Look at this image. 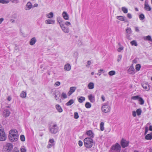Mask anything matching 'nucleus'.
Instances as JSON below:
<instances>
[{
	"instance_id": "f257e3e1",
	"label": "nucleus",
	"mask_w": 152,
	"mask_h": 152,
	"mask_svg": "<svg viewBox=\"0 0 152 152\" xmlns=\"http://www.w3.org/2000/svg\"><path fill=\"white\" fill-rule=\"evenodd\" d=\"M18 136L19 135L17 130L12 129L10 131L8 137L10 141L11 142L16 141L18 139Z\"/></svg>"
},
{
	"instance_id": "f03ea898",
	"label": "nucleus",
	"mask_w": 152,
	"mask_h": 152,
	"mask_svg": "<svg viewBox=\"0 0 152 152\" xmlns=\"http://www.w3.org/2000/svg\"><path fill=\"white\" fill-rule=\"evenodd\" d=\"M83 141L85 146L88 148H91L94 144V142L93 139L91 138H86Z\"/></svg>"
},
{
	"instance_id": "7ed1b4c3",
	"label": "nucleus",
	"mask_w": 152,
	"mask_h": 152,
	"mask_svg": "<svg viewBox=\"0 0 152 152\" xmlns=\"http://www.w3.org/2000/svg\"><path fill=\"white\" fill-rule=\"evenodd\" d=\"M50 132L53 134H56L58 132V128L56 124H54L49 127Z\"/></svg>"
},
{
	"instance_id": "20e7f679",
	"label": "nucleus",
	"mask_w": 152,
	"mask_h": 152,
	"mask_svg": "<svg viewBox=\"0 0 152 152\" xmlns=\"http://www.w3.org/2000/svg\"><path fill=\"white\" fill-rule=\"evenodd\" d=\"M110 110V107L108 104V102L104 103L102 107V110L103 112H108Z\"/></svg>"
},
{
	"instance_id": "39448f33",
	"label": "nucleus",
	"mask_w": 152,
	"mask_h": 152,
	"mask_svg": "<svg viewBox=\"0 0 152 152\" xmlns=\"http://www.w3.org/2000/svg\"><path fill=\"white\" fill-rule=\"evenodd\" d=\"M6 137L3 129L1 128V125H0V141H4Z\"/></svg>"
},
{
	"instance_id": "423d86ee",
	"label": "nucleus",
	"mask_w": 152,
	"mask_h": 152,
	"mask_svg": "<svg viewBox=\"0 0 152 152\" xmlns=\"http://www.w3.org/2000/svg\"><path fill=\"white\" fill-rule=\"evenodd\" d=\"M13 146L12 144L8 143L5 146L4 152H11L13 150Z\"/></svg>"
},
{
	"instance_id": "0eeeda50",
	"label": "nucleus",
	"mask_w": 152,
	"mask_h": 152,
	"mask_svg": "<svg viewBox=\"0 0 152 152\" xmlns=\"http://www.w3.org/2000/svg\"><path fill=\"white\" fill-rule=\"evenodd\" d=\"M60 26L62 29L63 31L65 33H68L69 32V28L67 27H65L64 26V24L62 23V21L60 20V21L59 22L58 21Z\"/></svg>"
},
{
	"instance_id": "6e6552de",
	"label": "nucleus",
	"mask_w": 152,
	"mask_h": 152,
	"mask_svg": "<svg viewBox=\"0 0 152 152\" xmlns=\"http://www.w3.org/2000/svg\"><path fill=\"white\" fill-rule=\"evenodd\" d=\"M121 147L120 145L118 143H116L114 146H113L111 147V149L113 150L116 152H120Z\"/></svg>"
},
{
	"instance_id": "1a4fd4ad",
	"label": "nucleus",
	"mask_w": 152,
	"mask_h": 152,
	"mask_svg": "<svg viewBox=\"0 0 152 152\" xmlns=\"http://www.w3.org/2000/svg\"><path fill=\"white\" fill-rule=\"evenodd\" d=\"M129 142L123 138L121 141V144L123 148L127 147L128 146Z\"/></svg>"
},
{
	"instance_id": "9d476101",
	"label": "nucleus",
	"mask_w": 152,
	"mask_h": 152,
	"mask_svg": "<svg viewBox=\"0 0 152 152\" xmlns=\"http://www.w3.org/2000/svg\"><path fill=\"white\" fill-rule=\"evenodd\" d=\"M76 89V87H71L69 89V91L68 93V95L69 96L71 95L73 92H74Z\"/></svg>"
},
{
	"instance_id": "9b49d317",
	"label": "nucleus",
	"mask_w": 152,
	"mask_h": 152,
	"mask_svg": "<svg viewBox=\"0 0 152 152\" xmlns=\"http://www.w3.org/2000/svg\"><path fill=\"white\" fill-rule=\"evenodd\" d=\"M144 5V8L146 10L148 11H150L151 10V8L148 5V2L147 1H145Z\"/></svg>"
},
{
	"instance_id": "f8f14e48",
	"label": "nucleus",
	"mask_w": 152,
	"mask_h": 152,
	"mask_svg": "<svg viewBox=\"0 0 152 152\" xmlns=\"http://www.w3.org/2000/svg\"><path fill=\"white\" fill-rule=\"evenodd\" d=\"M142 87L146 91H148L150 89L149 86L147 83H143L142 84Z\"/></svg>"
},
{
	"instance_id": "ddd939ff",
	"label": "nucleus",
	"mask_w": 152,
	"mask_h": 152,
	"mask_svg": "<svg viewBox=\"0 0 152 152\" xmlns=\"http://www.w3.org/2000/svg\"><path fill=\"white\" fill-rule=\"evenodd\" d=\"M71 69V66L69 64H66L64 67V69L66 71H69Z\"/></svg>"
},
{
	"instance_id": "4468645a",
	"label": "nucleus",
	"mask_w": 152,
	"mask_h": 152,
	"mask_svg": "<svg viewBox=\"0 0 152 152\" xmlns=\"http://www.w3.org/2000/svg\"><path fill=\"white\" fill-rule=\"evenodd\" d=\"M89 100L90 102L92 103H94L95 101V99L94 96L92 94L89 95L88 96Z\"/></svg>"
},
{
	"instance_id": "2eb2a0df",
	"label": "nucleus",
	"mask_w": 152,
	"mask_h": 152,
	"mask_svg": "<svg viewBox=\"0 0 152 152\" xmlns=\"http://www.w3.org/2000/svg\"><path fill=\"white\" fill-rule=\"evenodd\" d=\"M32 7V5L31 4V3L30 2H28L26 5V6L25 7V9L26 10H30Z\"/></svg>"
},
{
	"instance_id": "dca6fc26",
	"label": "nucleus",
	"mask_w": 152,
	"mask_h": 152,
	"mask_svg": "<svg viewBox=\"0 0 152 152\" xmlns=\"http://www.w3.org/2000/svg\"><path fill=\"white\" fill-rule=\"evenodd\" d=\"M64 18L66 20H68L69 19V16L66 12L64 11L62 14Z\"/></svg>"
},
{
	"instance_id": "f3484780",
	"label": "nucleus",
	"mask_w": 152,
	"mask_h": 152,
	"mask_svg": "<svg viewBox=\"0 0 152 152\" xmlns=\"http://www.w3.org/2000/svg\"><path fill=\"white\" fill-rule=\"evenodd\" d=\"M10 113L9 110L7 109H5L3 111V114L5 117L9 116Z\"/></svg>"
},
{
	"instance_id": "a211bd4d",
	"label": "nucleus",
	"mask_w": 152,
	"mask_h": 152,
	"mask_svg": "<svg viewBox=\"0 0 152 152\" xmlns=\"http://www.w3.org/2000/svg\"><path fill=\"white\" fill-rule=\"evenodd\" d=\"M36 41L37 40L36 38L35 37H34L30 40L29 44L31 45H33L35 44Z\"/></svg>"
},
{
	"instance_id": "6ab92c4d",
	"label": "nucleus",
	"mask_w": 152,
	"mask_h": 152,
	"mask_svg": "<svg viewBox=\"0 0 152 152\" xmlns=\"http://www.w3.org/2000/svg\"><path fill=\"white\" fill-rule=\"evenodd\" d=\"M55 20H52L48 19L46 20L45 22L46 24H53L55 23Z\"/></svg>"
},
{
	"instance_id": "aec40b11",
	"label": "nucleus",
	"mask_w": 152,
	"mask_h": 152,
	"mask_svg": "<svg viewBox=\"0 0 152 152\" xmlns=\"http://www.w3.org/2000/svg\"><path fill=\"white\" fill-rule=\"evenodd\" d=\"M56 108L59 112L61 113L62 112V109L59 105L56 104Z\"/></svg>"
},
{
	"instance_id": "412c9836",
	"label": "nucleus",
	"mask_w": 152,
	"mask_h": 152,
	"mask_svg": "<svg viewBox=\"0 0 152 152\" xmlns=\"http://www.w3.org/2000/svg\"><path fill=\"white\" fill-rule=\"evenodd\" d=\"M86 134L90 137L91 138H93L94 137V134L91 130H89L86 132Z\"/></svg>"
},
{
	"instance_id": "4be33fe9",
	"label": "nucleus",
	"mask_w": 152,
	"mask_h": 152,
	"mask_svg": "<svg viewBox=\"0 0 152 152\" xmlns=\"http://www.w3.org/2000/svg\"><path fill=\"white\" fill-rule=\"evenodd\" d=\"M145 139L147 140H151L152 139V132L148 134L145 137Z\"/></svg>"
},
{
	"instance_id": "5701e85b",
	"label": "nucleus",
	"mask_w": 152,
	"mask_h": 152,
	"mask_svg": "<svg viewBox=\"0 0 152 152\" xmlns=\"http://www.w3.org/2000/svg\"><path fill=\"white\" fill-rule=\"evenodd\" d=\"M77 99L78 101L80 103H82L85 100V98L83 96H80V97H77Z\"/></svg>"
},
{
	"instance_id": "b1692460",
	"label": "nucleus",
	"mask_w": 152,
	"mask_h": 152,
	"mask_svg": "<svg viewBox=\"0 0 152 152\" xmlns=\"http://www.w3.org/2000/svg\"><path fill=\"white\" fill-rule=\"evenodd\" d=\"M26 93L24 91H23L20 94V97L22 98H26Z\"/></svg>"
},
{
	"instance_id": "393cba45",
	"label": "nucleus",
	"mask_w": 152,
	"mask_h": 152,
	"mask_svg": "<svg viewBox=\"0 0 152 152\" xmlns=\"http://www.w3.org/2000/svg\"><path fill=\"white\" fill-rule=\"evenodd\" d=\"M74 102V101L73 99L70 100L67 102L66 103V106H70Z\"/></svg>"
},
{
	"instance_id": "a878e982",
	"label": "nucleus",
	"mask_w": 152,
	"mask_h": 152,
	"mask_svg": "<svg viewBox=\"0 0 152 152\" xmlns=\"http://www.w3.org/2000/svg\"><path fill=\"white\" fill-rule=\"evenodd\" d=\"M88 87L89 89H93L94 88V84L93 83L90 82L88 83Z\"/></svg>"
},
{
	"instance_id": "bb28decb",
	"label": "nucleus",
	"mask_w": 152,
	"mask_h": 152,
	"mask_svg": "<svg viewBox=\"0 0 152 152\" xmlns=\"http://www.w3.org/2000/svg\"><path fill=\"white\" fill-rule=\"evenodd\" d=\"M117 18L119 20L122 21L126 22V20L125 19L124 17L122 16H117Z\"/></svg>"
},
{
	"instance_id": "cd10ccee",
	"label": "nucleus",
	"mask_w": 152,
	"mask_h": 152,
	"mask_svg": "<svg viewBox=\"0 0 152 152\" xmlns=\"http://www.w3.org/2000/svg\"><path fill=\"white\" fill-rule=\"evenodd\" d=\"M144 39L145 40H148L152 42V39L150 35L144 37Z\"/></svg>"
},
{
	"instance_id": "c85d7f7f",
	"label": "nucleus",
	"mask_w": 152,
	"mask_h": 152,
	"mask_svg": "<svg viewBox=\"0 0 152 152\" xmlns=\"http://www.w3.org/2000/svg\"><path fill=\"white\" fill-rule=\"evenodd\" d=\"M85 106L87 108H89L91 107V104L89 102H86L85 104Z\"/></svg>"
},
{
	"instance_id": "c756f323",
	"label": "nucleus",
	"mask_w": 152,
	"mask_h": 152,
	"mask_svg": "<svg viewBox=\"0 0 152 152\" xmlns=\"http://www.w3.org/2000/svg\"><path fill=\"white\" fill-rule=\"evenodd\" d=\"M130 44L132 45H134L137 46V44L136 41L135 40H133L131 42Z\"/></svg>"
},
{
	"instance_id": "7c9ffc66",
	"label": "nucleus",
	"mask_w": 152,
	"mask_h": 152,
	"mask_svg": "<svg viewBox=\"0 0 152 152\" xmlns=\"http://www.w3.org/2000/svg\"><path fill=\"white\" fill-rule=\"evenodd\" d=\"M126 32L128 34H131L132 32V31L131 28L128 27L126 30Z\"/></svg>"
},
{
	"instance_id": "2f4dec72",
	"label": "nucleus",
	"mask_w": 152,
	"mask_h": 152,
	"mask_svg": "<svg viewBox=\"0 0 152 152\" xmlns=\"http://www.w3.org/2000/svg\"><path fill=\"white\" fill-rule=\"evenodd\" d=\"M104 123L103 122H101L100 124V129L101 131H103L104 129Z\"/></svg>"
},
{
	"instance_id": "473e14b6",
	"label": "nucleus",
	"mask_w": 152,
	"mask_h": 152,
	"mask_svg": "<svg viewBox=\"0 0 152 152\" xmlns=\"http://www.w3.org/2000/svg\"><path fill=\"white\" fill-rule=\"evenodd\" d=\"M47 16L48 18H52L53 16V13L52 12H50L49 13L47 14Z\"/></svg>"
},
{
	"instance_id": "72a5a7b5",
	"label": "nucleus",
	"mask_w": 152,
	"mask_h": 152,
	"mask_svg": "<svg viewBox=\"0 0 152 152\" xmlns=\"http://www.w3.org/2000/svg\"><path fill=\"white\" fill-rule=\"evenodd\" d=\"M138 100L139 101L140 104L142 105L144 104V101L142 98L140 97Z\"/></svg>"
},
{
	"instance_id": "f704fd0d",
	"label": "nucleus",
	"mask_w": 152,
	"mask_h": 152,
	"mask_svg": "<svg viewBox=\"0 0 152 152\" xmlns=\"http://www.w3.org/2000/svg\"><path fill=\"white\" fill-rule=\"evenodd\" d=\"M9 2V0H0V3L3 4H7Z\"/></svg>"
},
{
	"instance_id": "c9c22d12",
	"label": "nucleus",
	"mask_w": 152,
	"mask_h": 152,
	"mask_svg": "<svg viewBox=\"0 0 152 152\" xmlns=\"http://www.w3.org/2000/svg\"><path fill=\"white\" fill-rule=\"evenodd\" d=\"M121 9L124 13H127L128 9L126 7H122L121 8Z\"/></svg>"
},
{
	"instance_id": "e433bc0d",
	"label": "nucleus",
	"mask_w": 152,
	"mask_h": 152,
	"mask_svg": "<svg viewBox=\"0 0 152 152\" xmlns=\"http://www.w3.org/2000/svg\"><path fill=\"white\" fill-rule=\"evenodd\" d=\"M134 70L133 67H130L128 70V71L130 74L132 73Z\"/></svg>"
},
{
	"instance_id": "4c0bfd02",
	"label": "nucleus",
	"mask_w": 152,
	"mask_h": 152,
	"mask_svg": "<svg viewBox=\"0 0 152 152\" xmlns=\"http://www.w3.org/2000/svg\"><path fill=\"white\" fill-rule=\"evenodd\" d=\"M140 97V96L138 95L136 96L132 97L131 99L134 100H138Z\"/></svg>"
},
{
	"instance_id": "58836bf2",
	"label": "nucleus",
	"mask_w": 152,
	"mask_h": 152,
	"mask_svg": "<svg viewBox=\"0 0 152 152\" xmlns=\"http://www.w3.org/2000/svg\"><path fill=\"white\" fill-rule=\"evenodd\" d=\"M115 72L114 71H111L108 72L109 75L110 76H112L115 74Z\"/></svg>"
},
{
	"instance_id": "ea45409f",
	"label": "nucleus",
	"mask_w": 152,
	"mask_h": 152,
	"mask_svg": "<svg viewBox=\"0 0 152 152\" xmlns=\"http://www.w3.org/2000/svg\"><path fill=\"white\" fill-rule=\"evenodd\" d=\"M136 112L138 115H141L142 112L141 110L140 109H138L137 110Z\"/></svg>"
},
{
	"instance_id": "a19ab883",
	"label": "nucleus",
	"mask_w": 152,
	"mask_h": 152,
	"mask_svg": "<svg viewBox=\"0 0 152 152\" xmlns=\"http://www.w3.org/2000/svg\"><path fill=\"white\" fill-rule=\"evenodd\" d=\"M139 18L140 20H142L145 18V16L143 14H140L139 15Z\"/></svg>"
},
{
	"instance_id": "79ce46f5",
	"label": "nucleus",
	"mask_w": 152,
	"mask_h": 152,
	"mask_svg": "<svg viewBox=\"0 0 152 152\" xmlns=\"http://www.w3.org/2000/svg\"><path fill=\"white\" fill-rule=\"evenodd\" d=\"M21 152H26V150L24 146H22L20 148Z\"/></svg>"
},
{
	"instance_id": "37998d69",
	"label": "nucleus",
	"mask_w": 152,
	"mask_h": 152,
	"mask_svg": "<svg viewBox=\"0 0 152 152\" xmlns=\"http://www.w3.org/2000/svg\"><path fill=\"white\" fill-rule=\"evenodd\" d=\"M49 142L54 145H55V141L53 139H50L49 141Z\"/></svg>"
},
{
	"instance_id": "c03bdc74",
	"label": "nucleus",
	"mask_w": 152,
	"mask_h": 152,
	"mask_svg": "<svg viewBox=\"0 0 152 152\" xmlns=\"http://www.w3.org/2000/svg\"><path fill=\"white\" fill-rule=\"evenodd\" d=\"M141 68V66L140 64H137L136 65V69L137 70L139 71L140 70V68Z\"/></svg>"
},
{
	"instance_id": "a18cd8bd",
	"label": "nucleus",
	"mask_w": 152,
	"mask_h": 152,
	"mask_svg": "<svg viewBox=\"0 0 152 152\" xmlns=\"http://www.w3.org/2000/svg\"><path fill=\"white\" fill-rule=\"evenodd\" d=\"M61 96L62 97H63L64 99H66L67 97V95L66 93L63 92L62 93Z\"/></svg>"
},
{
	"instance_id": "49530a36",
	"label": "nucleus",
	"mask_w": 152,
	"mask_h": 152,
	"mask_svg": "<svg viewBox=\"0 0 152 152\" xmlns=\"http://www.w3.org/2000/svg\"><path fill=\"white\" fill-rule=\"evenodd\" d=\"M20 140L22 141H25V137L24 135H21L20 136Z\"/></svg>"
},
{
	"instance_id": "de8ad7c7",
	"label": "nucleus",
	"mask_w": 152,
	"mask_h": 152,
	"mask_svg": "<svg viewBox=\"0 0 152 152\" xmlns=\"http://www.w3.org/2000/svg\"><path fill=\"white\" fill-rule=\"evenodd\" d=\"M74 117L75 119H77L78 118L79 116L78 115V113L77 112H75L74 113Z\"/></svg>"
},
{
	"instance_id": "09e8293b",
	"label": "nucleus",
	"mask_w": 152,
	"mask_h": 152,
	"mask_svg": "<svg viewBox=\"0 0 152 152\" xmlns=\"http://www.w3.org/2000/svg\"><path fill=\"white\" fill-rule=\"evenodd\" d=\"M122 58V56L121 55H119L118 56V58L117 59V61L118 62H119L121 61Z\"/></svg>"
},
{
	"instance_id": "8fccbe9b",
	"label": "nucleus",
	"mask_w": 152,
	"mask_h": 152,
	"mask_svg": "<svg viewBox=\"0 0 152 152\" xmlns=\"http://www.w3.org/2000/svg\"><path fill=\"white\" fill-rule=\"evenodd\" d=\"M11 152H19V151L17 148H15Z\"/></svg>"
},
{
	"instance_id": "3c124183",
	"label": "nucleus",
	"mask_w": 152,
	"mask_h": 152,
	"mask_svg": "<svg viewBox=\"0 0 152 152\" xmlns=\"http://www.w3.org/2000/svg\"><path fill=\"white\" fill-rule=\"evenodd\" d=\"M54 145H53V144L49 143L48 144V145H47V147L48 148H51L52 147L54 146Z\"/></svg>"
},
{
	"instance_id": "603ef678",
	"label": "nucleus",
	"mask_w": 152,
	"mask_h": 152,
	"mask_svg": "<svg viewBox=\"0 0 152 152\" xmlns=\"http://www.w3.org/2000/svg\"><path fill=\"white\" fill-rule=\"evenodd\" d=\"M61 84L60 82L59 81H57L54 84V86H58L60 85Z\"/></svg>"
},
{
	"instance_id": "864d4df0",
	"label": "nucleus",
	"mask_w": 152,
	"mask_h": 152,
	"mask_svg": "<svg viewBox=\"0 0 152 152\" xmlns=\"http://www.w3.org/2000/svg\"><path fill=\"white\" fill-rule=\"evenodd\" d=\"M78 143L80 146L81 147L83 145V142L81 141H79Z\"/></svg>"
},
{
	"instance_id": "5fc2aeb1",
	"label": "nucleus",
	"mask_w": 152,
	"mask_h": 152,
	"mask_svg": "<svg viewBox=\"0 0 152 152\" xmlns=\"http://www.w3.org/2000/svg\"><path fill=\"white\" fill-rule=\"evenodd\" d=\"M87 64L86 65V67H89V66L91 64V61H87Z\"/></svg>"
},
{
	"instance_id": "6e6d98bb",
	"label": "nucleus",
	"mask_w": 152,
	"mask_h": 152,
	"mask_svg": "<svg viewBox=\"0 0 152 152\" xmlns=\"http://www.w3.org/2000/svg\"><path fill=\"white\" fill-rule=\"evenodd\" d=\"M60 96V94H59L58 95V96L57 95H55V98L56 99V100H58L59 99V97Z\"/></svg>"
},
{
	"instance_id": "4d7b16f0",
	"label": "nucleus",
	"mask_w": 152,
	"mask_h": 152,
	"mask_svg": "<svg viewBox=\"0 0 152 152\" xmlns=\"http://www.w3.org/2000/svg\"><path fill=\"white\" fill-rule=\"evenodd\" d=\"M127 17L129 19H131L132 18V15L130 13H128L127 14Z\"/></svg>"
},
{
	"instance_id": "13d9d810",
	"label": "nucleus",
	"mask_w": 152,
	"mask_h": 152,
	"mask_svg": "<svg viewBox=\"0 0 152 152\" xmlns=\"http://www.w3.org/2000/svg\"><path fill=\"white\" fill-rule=\"evenodd\" d=\"M124 49V48L123 47H121L119 48L118 49V51L119 52H120L122 50H123Z\"/></svg>"
},
{
	"instance_id": "bf43d9fd",
	"label": "nucleus",
	"mask_w": 152,
	"mask_h": 152,
	"mask_svg": "<svg viewBox=\"0 0 152 152\" xmlns=\"http://www.w3.org/2000/svg\"><path fill=\"white\" fill-rule=\"evenodd\" d=\"M148 128L147 126H146L145 128V134H146L148 132Z\"/></svg>"
},
{
	"instance_id": "052dcab7",
	"label": "nucleus",
	"mask_w": 152,
	"mask_h": 152,
	"mask_svg": "<svg viewBox=\"0 0 152 152\" xmlns=\"http://www.w3.org/2000/svg\"><path fill=\"white\" fill-rule=\"evenodd\" d=\"M12 3H14L15 4H17L19 2V0H13L12 1Z\"/></svg>"
},
{
	"instance_id": "680f3d73",
	"label": "nucleus",
	"mask_w": 152,
	"mask_h": 152,
	"mask_svg": "<svg viewBox=\"0 0 152 152\" xmlns=\"http://www.w3.org/2000/svg\"><path fill=\"white\" fill-rule=\"evenodd\" d=\"M132 115L134 117H136V112L135 111H132Z\"/></svg>"
},
{
	"instance_id": "e2e57ef3",
	"label": "nucleus",
	"mask_w": 152,
	"mask_h": 152,
	"mask_svg": "<svg viewBox=\"0 0 152 152\" xmlns=\"http://www.w3.org/2000/svg\"><path fill=\"white\" fill-rule=\"evenodd\" d=\"M65 24L66 26H69L71 25L70 22L68 21L66 22L65 23Z\"/></svg>"
},
{
	"instance_id": "0e129e2a",
	"label": "nucleus",
	"mask_w": 152,
	"mask_h": 152,
	"mask_svg": "<svg viewBox=\"0 0 152 152\" xmlns=\"http://www.w3.org/2000/svg\"><path fill=\"white\" fill-rule=\"evenodd\" d=\"M101 98L102 100L103 101H105V97L103 95H102Z\"/></svg>"
},
{
	"instance_id": "69168bd1",
	"label": "nucleus",
	"mask_w": 152,
	"mask_h": 152,
	"mask_svg": "<svg viewBox=\"0 0 152 152\" xmlns=\"http://www.w3.org/2000/svg\"><path fill=\"white\" fill-rule=\"evenodd\" d=\"M135 31L137 32H139L140 30L139 29H138V28L137 27H135Z\"/></svg>"
},
{
	"instance_id": "338daca9",
	"label": "nucleus",
	"mask_w": 152,
	"mask_h": 152,
	"mask_svg": "<svg viewBox=\"0 0 152 152\" xmlns=\"http://www.w3.org/2000/svg\"><path fill=\"white\" fill-rule=\"evenodd\" d=\"M4 20V19L2 18H0V24H1L2 22Z\"/></svg>"
},
{
	"instance_id": "774afa93",
	"label": "nucleus",
	"mask_w": 152,
	"mask_h": 152,
	"mask_svg": "<svg viewBox=\"0 0 152 152\" xmlns=\"http://www.w3.org/2000/svg\"><path fill=\"white\" fill-rule=\"evenodd\" d=\"M149 130L151 131H152V126L150 125L149 127Z\"/></svg>"
}]
</instances>
